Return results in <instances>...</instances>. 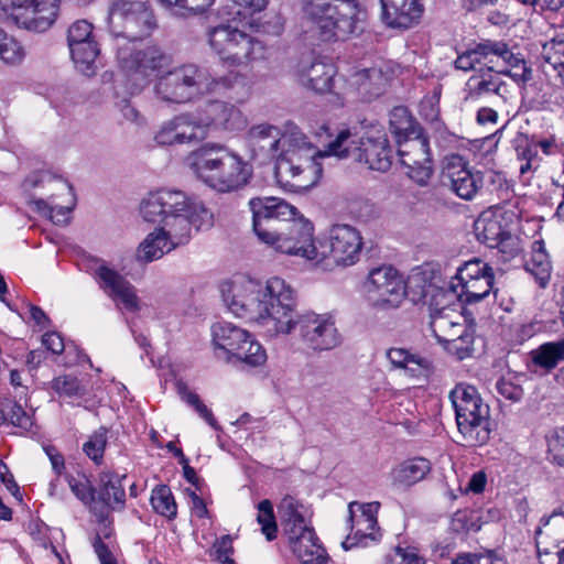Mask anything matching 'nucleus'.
<instances>
[{"label":"nucleus","instance_id":"obj_1","mask_svg":"<svg viewBox=\"0 0 564 564\" xmlns=\"http://www.w3.org/2000/svg\"><path fill=\"white\" fill-rule=\"evenodd\" d=\"M223 299L232 314L257 323L269 336L296 332L302 344L314 352L341 345L343 337L332 314L310 311L293 318L294 290L281 278L273 276L265 282L241 278L223 289Z\"/></svg>","mask_w":564,"mask_h":564},{"label":"nucleus","instance_id":"obj_2","mask_svg":"<svg viewBox=\"0 0 564 564\" xmlns=\"http://www.w3.org/2000/svg\"><path fill=\"white\" fill-rule=\"evenodd\" d=\"M253 231L258 239L275 251L289 256L303 252L300 243L310 240L313 225L282 198L254 197L249 200Z\"/></svg>","mask_w":564,"mask_h":564},{"label":"nucleus","instance_id":"obj_3","mask_svg":"<svg viewBox=\"0 0 564 564\" xmlns=\"http://www.w3.org/2000/svg\"><path fill=\"white\" fill-rule=\"evenodd\" d=\"M140 214L145 221L160 224L177 238H191L193 227L199 230L213 223V214L202 202L166 188L150 193L140 205Z\"/></svg>","mask_w":564,"mask_h":564},{"label":"nucleus","instance_id":"obj_4","mask_svg":"<svg viewBox=\"0 0 564 564\" xmlns=\"http://www.w3.org/2000/svg\"><path fill=\"white\" fill-rule=\"evenodd\" d=\"M236 88L246 90L243 78L236 73L215 78L195 64H183L162 74L155 80V97L165 104H186L204 94H227Z\"/></svg>","mask_w":564,"mask_h":564},{"label":"nucleus","instance_id":"obj_5","mask_svg":"<svg viewBox=\"0 0 564 564\" xmlns=\"http://www.w3.org/2000/svg\"><path fill=\"white\" fill-rule=\"evenodd\" d=\"M303 13L310 32L323 42L359 35L367 18L359 0H303Z\"/></svg>","mask_w":564,"mask_h":564},{"label":"nucleus","instance_id":"obj_6","mask_svg":"<svg viewBox=\"0 0 564 564\" xmlns=\"http://www.w3.org/2000/svg\"><path fill=\"white\" fill-rule=\"evenodd\" d=\"M195 175L219 193H231L245 187L253 173L252 166L237 153L219 144H207L188 156Z\"/></svg>","mask_w":564,"mask_h":564},{"label":"nucleus","instance_id":"obj_7","mask_svg":"<svg viewBox=\"0 0 564 564\" xmlns=\"http://www.w3.org/2000/svg\"><path fill=\"white\" fill-rule=\"evenodd\" d=\"M414 292L412 301L425 297V280L421 275H412L404 282L399 272L388 264L369 271L365 282V293L369 305L376 310L389 311L398 308L406 295Z\"/></svg>","mask_w":564,"mask_h":564},{"label":"nucleus","instance_id":"obj_8","mask_svg":"<svg viewBox=\"0 0 564 564\" xmlns=\"http://www.w3.org/2000/svg\"><path fill=\"white\" fill-rule=\"evenodd\" d=\"M458 432L467 446L490 440V409L474 386L458 383L449 393Z\"/></svg>","mask_w":564,"mask_h":564},{"label":"nucleus","instance_id":"obj_9","mask_svg":"<svg viewBox=\"0 0 564 564\" xmlns=\"http://www.w3.org/2000/svg\"><path fill=\"white\" fill-rule=\"evenodd\" d=\"M301 145L283 150L278 158L274 175L278 183L290 191H306L317 184L322 175V166L317 159L330 156L327 149L323 152L305 142V137L299 138Z\"/></svg>","mask_w":564,"mask_h":564},{"label":"nucleus","instance_id":"obj_10","mask_svg":"<svg viewBox=\"0 0 564 564\" xmlns=\"http://www.w3.org/2000/svg\"><path fill=\"white\" fill-rule=\"evenodd\" d=\"M305 252L295 253L308 260L323 262L330 259L334 264L341 267L354 265L360 257L362 249V237L352 226L346 224L334 225L329 229L328 238L315 245L313 234L305 243H300Z\"/></svg>","mask_w":564,"mask_h":564},{"label":"nucleus","instance_id":"obj_11","mask_svg":"<svg viewBox=\"0 0 564 564\" xmlns=\"http://www.w3.org/2000/svg\"><path fill=\"white\" fill-rule=\"evenodd\" d=\"M327 153L339 159L355 156L357 161L365 162L370 170L378 172H387L393 159L392 148L384 133L358 138L348 129L341 130L335 140L328 143Z\"/></svg>","mask_w":564,"mask_h":564},{"label":"nucleus","instance_id":"obj_12","mask_svg":"<svg viewBox=\"0 0 564 564\" xmlns=\"http://www.w3.org/2000/svg\"><path fill=\"white\" fill-rule=\"evenodd\" d=\"M300 507L299 502L289 496L283 498L279 507L290 547L303 564H326V551L319 544L314 529L306 524Z\"/></svg>","mask_w":564,"mask_h":564},{"label":"nucleus","instance_id":"obj_13","mask_svg":"<svg viewBox=\"0 0 564 564\" xmlns=\"http://www.w3.org/2000/svg\"><path fill=\"white\" fill-rule=\"evenodd\" d=\"M207 36L212 50L225 64L243 66L264 57L265 47L262 42L231 23L210 28Z\"/></svg>","mask_w":564,"mask_h":564},{"label":"nucleus","instance_id":"obj_14","mask_svg":"<svg viewBox=\"0 0 564 564\" xmlns=\"http://www.w3.org/2000/svg\"><path fill=\"white\" fill-rule=\"evenodd\" d=\"M213 344L216 357L227 362L259 367L267 360V352L260 343L250 333L230 323L213 326Z\"/></svg>","mask_w":564,"mask_h":564},{"label":"nucleus","instance_id":"obj_15","mask_svg":"<svg viewBox=\"0 0 564 564\" xmlns=\"http://www.w3.org/2000/svg\"><path fill=\"white\" fill-rule=\"evenodd\" d=\"M108 28L115 37L133 42L150 36L158 28L151 6L143 1L116 0L108 13Z\"/></svg>","mask_w":564,"mask_h":564},{"label":"nucleus","instance_id":"obj_16","mask_svg":"<svg viewBox=\"0 0 564 564\" xmlns=\"http://www.w3.org/2000/svg\"><path fill=\"white\" fill-rule=\"evenodd\" d=\"M494 270L485 261L474 258L462 264L451 283L452 290L462 302L467 304L478 303L494 290Z\"/></svg>","mask_w":564,"mask_h":564},{"label":"nucleus","instance_id":"obj_17","mask_svg":"<svg viewBox=\"0 0 564 564\" xmlns=\"http://www.w3.org/2000/svg\"><path fill=\"white\" fill-rule=\"evenodd\" d=\"M117 61L128 75L140 76L147 80L151 73L169 67L172 58L158 45H148L138 50L133 44L118 45Z\"/></svg>","mask_w":564,"mask_h":564},{"label":"nucleus","instance_id":"obj_18","mask_svg":"<svg viewBox=\"0 0 564 564\" xmlns=\"http://www.w3.org/2000/svg\"><path fill=\"white\" fill-rule=\"evenodd\" d=\"M94 25L87 20H77L67 30V45L75 67L86 76L96 72V59L100 53L93 34Z\"/></svg>","mask_w":564,"mask_h":564},{"label":"nucleus","instance_id":"obj_19","mask_svg":"<svg viewBox=\"0 0 564 564\" xmlns=\"http://www.w3.org/2000/svg\"><path fill=\"white\" fill-rule=\"evenodd\" d=\"M465 91V100L473 102L484 101L495 96L494 104L497 107L505 106L512 97L510 86L502 79L501 72L495 70L494 66L489 65L481 67L468 78Z\"/></svg>","mask_w":564,"mask_h":564},{"label":"nucleus","instance_id":"obj_20","mask_svg":"<svg viewBox=\"0 0 564 564\" xmlns=\"http://www.w3.org/2000/svg\"><path fill=\"white\" fill-rule=\"evenodd\" d=\"M379 507V502H349L348 522L350 524V534L343 543L345 549H350L359 544L367 545V540L378 541L380 539L381 534L377 525Z\"/></svg>","mask_w":564,"mask_h":564},{"label":"nucleus","instance_id":"obj_21","mask_svg":"<svg viewBox=\"0 0 564 564\" xmlns=\"http://www.w3.org/2000/svg\"><path fill=\"white\" fill-rule=\"evenodd\" d=\"M479 175L480 171L469 170L458 154L447 155L443 160V184L462 199L471 200L479 193Z\"/></svg>","mask_w":564,"mask_h":564},{"label":"nucleus","instance_id":"obj_22","mask_svg":"<svg viewBox=\"0 0 564 564\" xmlns=\"http://www.w3.org/2000/svg\"><path fill=\"white\" fill-rule=\"evenodd\" d=\"M159 145L193 144L204 140L197 115L183 112L163 122L154 137Z\"/></svg>","mask_w":564,"mask_h":564},{"label":"nucleus","instance_id":"obj_23","mask_svg":"<svg viewBox=\"0 0 564 564\" xmlns=\"http://www.w3.org/2000/svg\"><path fill=\"white\" fill-rule=\"evenodd\" d=\"M195 115H197L204 138L209 127L226 131H239L247 126V119L241 110L235 105L221 100L207 101Z\"/></svg>","mask_w":564,"mask_h":564},{"label":"nucleus","instance_id":"obj_24","mask_svg":"<svg viewBox=\"0 0 564 564\" xmlns=\"http://www.w3.org/2000/svg\"><path fill=\"white\" fill-rule=\"evenodd\" d=\"M99 286L115 301H120L126 310H139V301L134 286L117 271L100 264L94 273Z\"/></svg>","mask_w":564,"mask_h":564},{"label":"nucleus","instance_id":"obj_25","mask_svg":"<svg viewBox=\"0 0 564 564\" xmlns=\"http://www.w3.org/2000/svg\"><path fill=\"white\" fill-rule=\"evenodd\" d=\"M381 21L391 29L406 30L416 25L423 14L420 0H380Z\"/></svg>","mask_w":564,"mask_h":564},{"label":"nucleus","instance_id":"obj_26","mask_svg":"<svg viewBox=\"0 0 564 564\" xmlns=\"http://www.w3.org/2000/svg\"><path fill=\"white\" fill-rule=\"evenodd\" d=\"M290 140L278 127L265 123L252 127L247 134V143L253 156L273 158Z\"/></svg>","mask_w":564,"mask_h":564},{"label":"nucleus","instance_id":"obj_27","mask_svg":"<svg viewBox=\"0 0 564 564\" xmlns=\"http://www.w3.org/2000/svg\"><path fill=\"white\" fill-rule=\"evenodd\" d=\"M535 542L539 553L564 554V513L553 512L541 519V525L535 531Z\"/></svg>","mask_w":564,"mask_h":564},{"label":"nucleus","instance_id":"obj_28","mask_svg":"<svg viewBox=\"0 0 564 564\" xmlns=\"http://www.w3.org/2000/svg\"><path fill=\"white\" fill-rule=\"evenodd\" d=\"M188 240L189 237H174L166 228H156L139 245L137 259L142 262H152L178 246L185 245Z\"/></svg>","mask_w":564,"mask_h":564},{"label":"nucleus","instance_id":"obj_29","mask_svg":"<svg viewBox=\"0 0 564 564\" xmlns=\"http://www.w3.org/2000/svg\"><path fill=\"white\" fill-rule=\"evenodd\" d=\"M432 469V464L424 457H414L400 463L390 471L392 485L409 488L422 481Z\"/></svg>","mask_w":564,"mask_h":564},{"label":"nucleus","instance_id":"obj_30","mask_svg":"<svg viewBox=\"0 0 564 564\" xmlns=\"http://www.w3.org/2000/svg\"><path fill=\"white\" fill-rule=\"evenodd\" d=\"M336 75L335 67L324 62H314L300 70L299 80L304 87L317 93H330Z\"/></svg>","mask_w":564,"mask_h":564},{"label":"nucleus","instance_id":"obj_31","mask_svg":"<svg viewBox=\"0 0 564 564\" xmlns=\"http://www.w3.org/2000/svg\"><path fill=\"white\" fill-rule=\"evenodd\" d=\"M489 202L505 203L511 199L513 189L506 175L494 170H486L479 175V193Z\"/></svg>","mask_w":564,"mask_h":564},{"label":"nucleus","instance_id":"obj_32","mask_svg":"<svg viewBox=\"0 0 564 564\" xmlns=\"http://www.w3.org/2000/svg\"><path fill=\"white\" fill-rule=\"evenodd\" d=\"M58 11L59 0H31L26 30L47 31L55 23Z\"/></svg>","mask_w":564,"mask_h":564},{"label":"nucleus","instance_id":"obj_33","mask_svg":"<svg viewBox=\"0 0 564 564\" xmlns=\"http://www.w3.org/2000/svg\"><path fill=\"white\" fill-rule=\"evenodd\" d=\"M387 357L394 368L403 369L414 378L427 377L432 365L431 361L417 354H412L404 348H390Z\"/></svg>","mask_w":564,"mask_h":564},{"label":"nucleus","instance_id":"obj_34","mask_svg":"<svg viewBox=\"0 0 564 564\" xmlns=\"http://www.w3.org/2000/svg\"><path fill=\"white\" fill-rule=\"evenodd\" d=\"M389 123L397 143L422 134V127L403 106L394 107L391 110Z\"/></svg>","mask_w":564,"mask_h":564},{"label":"nucleus","instance_id":"obj_35","mask_svg":"<svg viewBox=\"0 0 564 564\" xmlns=\"http://www.w3.org/2000/svg\"><path fill=\"white\" fill-rule=\"evenodd\" d=\"M126 476L119 477L116 474L102 473L100 475L99 500L109 509L120 510L124 507L126 491L121 484Z\"/></svg>","mask_w":564,"mask_h":564},{"label":"nucleus","instance_id":"obj_36","mask_svg":"<svg viewBox=\"0 0 564 564\" xmlns=\"http://www.w3.org/2000/svg\"><path fill=\"white\" fill-rule=\"evenodd\" d=\"M534 366L546 372L554 370L558 364L564 362V337L554 341H546L530 352Z\"/></svg>","mask_w":564,"mask_h":564},{"label":"nucleus","instance_id":"obj_37","mask_svg":"<svg viewBox=\"0 0 564 564\" xmlns=\"http://www.w3.org/2000/svg\"><path fill=\"white\" fill-rule=\"evenodd\" d=\"M525 270L535 279L541 288H545L551 278L552 265L544 243L536 240L532 243V251L525 262Z\"/></svg>","mask_w":564,"mask_h":564},{"label":"nucleus","instance_id":"obj_38","mask_svg":"<svg viewBox=\"0 0 564 564\" xmlns=\"http://www.w3.org/2000/svg\"><path fill=\"white\" fill-rule=\"evenodd\" d=\"M387 83L388 77L377 67L362 69L354 76L359 94L368 100L380 96Z\"/></svg>","mask_w":564,"mask_h":564},{"label":"nucleus","instance_id":"obj_39","mask_svg":"<svg viewBox=\"0 0 564 564\" xmlns=\"http://www.w3.org/2000/svg\"><path fill=\"white\" fill-rule=\"evenodd\" d=\"M430 328L437 343L444 345L453 337L462 336L468 326L465 323L453 321L444 311H433L431 313Z\"/></svg>","mask_w":564,"mask_h":564},{"label":"nucleus","instance_id":"obj_40","mask_svg":"<svg viewBox=\"0 0 564 564\" xmlns=\"http://www.w3.org/2000/svg\"><path fill=\"white\" fill-rule=\"evenodd\" d=\"M477 45L484 63L492 64L491 66H498L499 62L502 63V67L506 66L509 62H519L517 59V54H514L509 48L508 44L502 41L484 40Z\"/></svg>","mask_w":564,"mask_h":564},{"label":"nucleus","instance_id":"obj_41","mask_svg":"<svg viewBox=\"0 0 564 564\" xmlns=\"http://www.w3.org/2000/svg\"><path fill=\"white\" fill-rule=\"evenodd\" d=\"M478 241L489 248L499 245V240L506 235V230L498 217H481L475 224Z\"/></svg>","mask_w":564,"mask_h":564},{"label":"nucleus","instance_id":"obj_42","mask_svg":"<svg viewBox=\"0 0 564 564\" xmlns=\"http://www.w3.org/2000/svg\"><path fill=\"white\" fill-rule=\"evenodd\" d=\"M398 145L400 161L414 163V160H423L424 162L429 161L431 158L430 141L423 134L404 140L403 142L398 143Z\"/></svg>","mask_w":564,"mask_h":564},{"label":"nucleus","instance_id":"obj_43","mask_svg":"<svg viewBox=\"0 0 564 564\" xmlns=\"http://www.w3.org/2000/svg\"><path fill=\"white\" fill-rule=\"evenodd\" d=\"M150 502L158 514L166 517L170 520L176 518L177 506L169 486H155L152 490Z\"/></svg>","mask_w":564,"mask_h":564},{"label":"nucleus","instance_id":"obj_44","mask_svg":"<svg viewBox=\"0 0 564 564\" xmlns=\"http://www.w3.org/2000/svg\"><path fill=\"white\" fill-rule=\"evenodd\" d=\"M401 164L406 169L405 174L419 186H427L433 173V162L430 158L429 161L414 160V163L400 161Z\"/></svg>","mask_w":564,"mask_h":564},{"label":"nucleus","instance_id":"obj_45","mask_svg":"<svg viewBox=\"0 0 564 564\" xmlns=\"http://www.w3.org/2000/svg\"><path fill=\"white\" fill-rule=\"evenodd\" d=\"M31 0H0V8L18 26L26 30Z\"/></svg>","mask_w":564,"mask_h":564},{"label":"nucleus","instance_id":"obj_46","mask_svg":"<svg viewBox=\"0 0 564 564\" xmlns=\"http://www.w3.org/2000/svg\"><path fill=\"white\" fill-rule=\"evenodd\" d=\"M453 340L442 345L446 351L458 360L469 357L474 350V332L468 327L462 336L453 337Z\"/></svg>","mask_w":564,"mask_h":564},{"label":"nucleus","instance_id":"obj_47","mask_svg":"<svg viewBox=\"0 0 564 564\" xmlns=\"http://www.w3.org/2000/svg\"><path fill=\"white\" fill-rule=\"evenodd\" d=\"M177 389L182 400H184L188 405L193 406L202 419H204L213 429H220L213 415V412L200 401L198 394L188 390L185 383H178Z\"/></svg>","mask_w":564,"mask_h":564},{"label":"nucleus","instance_id":"obj_48","mask_svg":"<svg viewBox=\"0 0 564 564\" xmlns=\"http://www.w3.org/2000/svg\"><path fill=\"white\" fill-rule=\"evenodd\" d=\"M0 39V59L9 65L20 64L25 56L23 46L4 31Z\"/></svg>","mask_w":564,"mask_h":564},{"label":"nucleus","instance_id":"obj_49","mask_svg":"<svg viewBox=\"0 0 564 564\" xmlns=\"http://www.w3.org/2000/svg\"><path fill=\"white\" fill-rule=\"evenodd\" d=\"M166 8L181 17L196 14L208 9L215 0H159Z\"/></svg>","mask_w":564,"mask_h":564},{"label":"nucleus","instance_id":"obj_50","mask_svg":"<svg viewBox=\"0 0 564 564\" xmlns=\"http://www.w3.org/2000/svg\"><path fill=\"white\" fill-rule=\"evenodd\" d=\"M257 521L261 525V531L268 541H272L276 538L278 525L270 500L264 499L259 502Z\"/></svg>","mask_w":564,"mask_h":564},{"label":"nucleus","instance_id":"obj_51","mask_svg":"<svg viewBox=\"0 0 564 564\" xmlns=\"http://www.w3.org/2000/svg\"><path fill=\"white\" fill-rule=\"evenodd\" d=\"M107 444V429L100 427L83 445L84 453L96 464L102 462L105 447Z\"/></svg>","mask_w":564,"mask_h":564},{"label":"nucleus","instance_id":"obj_52","mask_svg":"<svg viewBox=\"0 0 564 564\" xmlns=\"http://www.w3.org/2000/svg\"><path fill=\"white\" fill-rule=\"evenodd\" d=\"M546 441L550 462L564 468V427L553 430L546 436Z\"/></svg>","mask_w":564,"mask_h":564},{"label":"nucleus","instance_id":"obj_53","mask_svg":"<svg viewBox=\"0 0 564 564\" xmlns=\"http://www.w3.org/2000/svg\"><path fill=\"white\" fill-rule=\"evenodd\" d=\"M52 389L61 397H82L85 393L79 380L72 375H64L52 381Z\"/></svg>","mask_w":564,"mask_h":564},{"label":"nucleus","instance_id":"obj_54","mask_svg":"<svg viewBox=\"0 0 564 564\" xmlns=\"http://www.w3.org/2000/svg\"><path fill=\"white\" fill-rule=\"evenodd\" d=\"M7 419L13 426L20 427L24 431L31 430L33 421L30 414L15 401L6 402Z\"/></svg>","mask_w":564,"mask_h":564},{"label":"nucleus","instance_id":"obj_55","mask_svg":"<svg viewBox=\"0 0 564 564\" xmlns=\"http://www.w3.org/2000/svg\"><path fill=\"white\" fill-rule=\"evenodd\" d=\"M517 59L519 61L518 63L509 62L499 70L501 72V76L507 75L517 83L525 84L532 79V69L519 54H517Z\"/></svg>","mask_w":564,"mask_h":564},{"label":"nucleus","instance_id":"obj_56","mask_svg":"<svg viewBox=\"0 0 564 564\" xmlns=\"http://www.w3.org/2000/svg\"><path fill=\"white\" fill-rule=\"evenodd\" d=\"M67 482L69 485L73 494L86 506H90L95 502V489L91 487L88 479L77 480L73 476L67 477Z\"/></svg>","mask_w":564,"mask_h":564},{"label":"nucleus","instance_id":"obj_57","mask_svg":"<svg viewBox=\"0 0 564 564\" xmlns=\"http://www.w3.org/2000/svg\"><path fill=\"white\" fill-rule=\"evenodd\" d=\"M386 564H425V561L413 550L398 546L387 555Z\"/></svg>","mask_w":564,"mask_h":564},{"label":"nucleus","instance_id":"obj_58","mask_svg":"<svg viewBox=\"0 0 564 564\" xmlns=\"http://www.w3.org/2000/svg\"><path fill=\"white\" fill-rule=\"evenodd\" d=\"M514 150L521 161L533 162L538 156V144L531 142L525 135L519 134L514 140Z\"/></svg>","mask_w":564,"mask_h":564},{"label":"nucleus","instance_id":"obj_59","mask_svg":"<svg viewBox=\"0 0 564 564\" xmlns=\"http://www.w3.org/2000/svg\"><path fill=\"white\" fill-rule=\"evenodd\" d=\"M111 530L106 525L101 532H98L93 540V547L101 564L110 562L115 558L109 547L104 543L102 539H109Z\"/></svg>","mask_w":564,"mask_h":564},{"label":"nucleus","instance_id":"obj_60","mask_svg":"<svg viewBox=\"0 0 564 564\" xmlns=\"http://www.w3.org/2000/svg\"><path fill=\"white\" fill-rule=\"evenodd\" d=\"M478 45L471 50H467L459 54L454 62L457 69L468 72L475 68L476 64H482V57H480Z\"/></svg>","mask_w":564,"mask_h":564},{"label":"nucleus","instance_id":"obj_61","mask_svg":"<svg viewBox=\"0 0 564 564\" xmlns=\"http://www.w3.org/2000/svg\"><path fill=\"white\" fill-rule=\"evenodd\" d=\"M496 388L502 398L512 402H519L524 394L521 386L516 384L505 378H501L497 381Z\"/></svg>","mask_w":564,"mask_h":564},{"label":"nucleus","instance_id":"obj_62","mask_svg":"<svg viewBox=\"0 0 564 564\" xmlns=\"http://www.w3.org/2000/svg\"><path fill=\"white\" fill-rule=\"evenodd\" d=\"M501 253L503 261L514 258L519 253V242L509 231L499 240V245L494 246Z\"/></svg>","mask_w":564,"mask_h":564},{"label":"nucleus","instance_id":"obj_63","mask_svg":"<svg viewBox=\"0 0 564 564\" xmlns=\"http://www.w3.org/2000/svg\"><path fill=\"white\" fill-rule=\"evenodd\" d=\"M215 557L223 564H232V540L230 535H224L214 544Z\"/></svg>","mask_w":564,"mask_h":564},{"label":"nucleus","instance_id":"obj_64","mask_svg":"<svg viewBox=\"0 0 564 564\" xmlns=\"http://www.w3.org/2000/svg\"><path fill=\"white\" fill-rule=\"evenodd\" d=\"M452 564H498L490 554L466 553L458 555Z\"/></svg>","mask_w":564,"mask_h":564}]
</instances>
